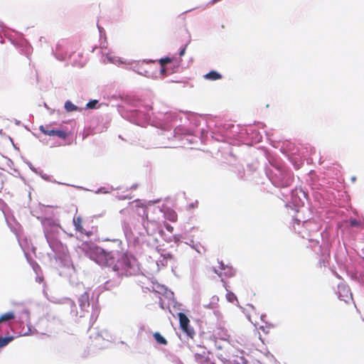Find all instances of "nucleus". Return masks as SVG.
I'll return each mask as SVG.
<instances>
[{"instance_id":"nucleus-4","label":"nucleus","mask_w":364,"mask_h":364,"mask_svg":"<svg viewBox=\"0 0 364 364\" xmlns=\"http://www.w3.org/2000/svg\"><path fill=\"white\" fill-rule=\"evenodd\" d=\"M82 220L80 216H77L73 218V224L75 230L81 233H83L85 230L82 225Z\"/></svg>"},{"instance_id":"nucleus-1","label":"nucleus","mask_w":364,"mask_h":364,"mask_svg":"<svg viewBox=\"0 0 364 364\" xmlns=\"http://www.w3.org/2000/svg\"><path fill=\"white\" fill-rule=\"evenodd\" d=\"M86 254L99 265L111 267L122 276L134 275L139 269L137 259L127 253L107 252L100 247L90 245L86 250Z\"/></svg>"},{"instance_id":"nucleus-15","label":"nucleus","mask_w":364,"mask_h":364,"mask_svg":"<svg viewBox=\"0 0 364 364\" xmlns=\"http://www.w3.org/2000/svg\"><path fill=\"white\" fill-rule=\"evenodd\" d=\"M98 103L97 100H90L87 105L86 107L88 109H94L96 107V105Z\"/></svg>"},{"instance_id":"nucleus-13","label":"nucleus","mask_w":364,"mask_h":364,"mask_svg":"<svg viewBox=\"0 0 364 364\" xmlns=\"http://www.w3.org/2000/svg\"><path fill=\"white\" fill-rule=\"evenodd\" d=\"M65 108L68 112H73L77 109V107L75 105H73L70 101L65 102Z\"/></svg>"},{"instance_id":"nucleus-10","label":"nucleus","mask_w":364,"mask_h":364,"mask_svg":"<svg viewBox=\"0 0 364 364\" xmlns=\"http://www.w3.org/2000/svg\"><path fill=\"white\" fill-rule=\"evenodd\" d=\"M172 62V60L171 58H168V57H166V58H161L159 60V64L161 65V73L162 74L165 73H166V69H165V65L168 63H170Z\"/></svg>"},{"instance_id":"nucleus-21","label":"nucleus","mask_w":364,"mask_h":364,"mask_svg":"<svg viewBox=\"0 0 364 364\" xmlns=\"http://www.w3.org/2000/svg\"><path fill=\"white\" fill-rule=\"evenodd\" d=\"M220 269H223V270L225 269V265H224V264L223 262H220Z\"/></svg>"},{"instance_id":"nucleus-18","label":"nucleus","mask_w":364,"mask_h":364,"mask_svg":"<svg viewBox=\"0 0 364 364\" xmlns=\"http://www.w3.org/2000/svg\"><path fill=\"white\" fill-rule=\"evenodd\" d=\"M200 364H215L213 361H211L209 358H206L203 362Z\"/></svg>"},{"instance_id":"nucleus-22","label":"nucleus","mask_w":364,"mask_h":364,"mask_svg":"<svg viewBox=\"0 0 364 364\" xmlns=\"http://www.w3.org/2000/svg\"><path fill=\"white\" fill-rule=\"evenodd\" d=\"M214 272L218 274L219 276H221V273H218L215 269H214Z\"/></svg>"},{"instance_id":"nucleus-19","label":"nucleus","mask_w":364,"mask_h":364,"mask_svg":"<svg viewBox=\"0 0 364 364\" xmlns=\"http://www.w3.org/2000/svg\"><path fill=\"white\" fill-rule=\"evenodd\" d=\"M228 269V272H225V274H228V276H232L233 275V273H232V269L229 268V267H227Z\"/></svg>"},{"instance_id":"nucleus-8","label":"nucleus","mask_w":364,"mask_h":364,"mask_svg":"<svg viewBox=\"0 0 364 364\" xmlns=\"http://www.w3.org/2000/svg\"><path fill=\"white\" fill-rule=\"evenodd\" d=\"M165 218L171 222H176L178 219L177 214L173 210H167L165 213Z\"/></svg>"},{"instance_id":"nucleus-9","label":"nucleus","mask_w":364,"mask_h":364,"mask_svg":"<svg viewBox=\"0 0 364 364\" xmlns=\"http://www.w3.org/2000/svg\"><path fill=\"white\" fill-rule=\"evenodd\" d=\"M154 339L156 340V341L159 343V344H162V345H167L168 343V341H166V339L162 336L161 335L160 333L159 332H156L154 333Z\"/></svg>"},{"instance_id":"nucleus-7","label":"nucleus","mask_w":364,"mask_h":364,"mask_svg":"<svg viewBox=\"0 0 364 364\" xmlns=\"http://www.w3.org/2000/svg\"><path fill=\"white\" fill-rule=\"evenodd\" d=\"M14 336H10L6 337H1L0 336V348H2L6 346L10 342L14 341Z\"/></svg>"},{"instance_id":"nucleus-16","label":"nucleus","mask_w":364,"mask_h":364,"mask_svg":"<svg viewBox=\"0 0 364 364\" xmlns=\"http://www.w3.org/2000/svg\"><path fill=\"white\" fill-rule=\"evenodd\" d=\"M350 224L353 227H357L360 225V223L355 219L350 220Z\"/></svg>"},{"instance_id":"nucleus-5","label":"nucleus","mask_w":364,"mask_h":364,"mask_svg":"<svg viewBox=\"0 0 364 364\" xmlns=\"http://www.w3.org/2000/svg\"><path fill=\"white\" fill-rule=\"evenodd\" d=\"M204 77L209 80H217L222 78V75L215 70H212L204 75Z\"/></svg>"},{"instance_id":"nucleus-20","label":"nucleus","mask_w":364,"mask_h":364,"mask_svg":"<svg viewBox=\"0 0 364 364\" xmlns=\"http://www.w3.org/2000/svg\"><path fill=\"white\" fill-rule=\"evenodd\" d=\"M185 50H186V49H185V48L182 49V50L180 51L179 55H180L181 56L183 55H184V53H185Z\"/></svg>"},{"instance_id":"nucleus-12","label":"nucleus","mask_w":364,"mask_h":364,"mask_svg":"<svg viewBox=\"0 0 364 364\" xmlns=\"http://www.w3.org/2000/svg\"><path fill=\"white\" fill-rule=\"evenodd\" d=\"M206 351L205 349H203L202 352L200 353H196L195 354V358L198 363L200 364L204 361V360L206 358L205 357Z\"/></svg>"},{"instance_id":"nucleus-17","label":"nucleus","mask_w":364,"mask_h":364,"mask_svg":"<svg viewBox=\"0 0 364 364\" xmlns=\"http://www.w3.org/2000/svg\"><path fill=\"white\" fill-rule=\"evenodd\" d=\"M164 227L169 232H172L173 231V228L167 223H164Z\"/></svg>"},{"instance_id":"nucleus-11","label":"nucleus","mask_w":364,"mask_h":364,"mask_svg":"<svg viewBox=\"0 0 364 364\" xmlns=\"http://www.w3.org/2000/svg\"><path fill=\"white\" fill-rule=\"evenodd\" d=\"M15 318V315L13 312H7L0 316V324L2 322L12 320Z\"/></svg>"},{"instance_id":"nucleus-23","label":"nucleus","mask_w":364,"mask_h":364,"mask_svg":"<svg viewBox=\"0 0 364 364\" xmlns=\"http://www.w3.org/2000/svg\"><path fill=\"white\" fill-rule=\"evenodd\" d=\"M219 1H220V0H213V3H216V2Z\"/></svg>"},{"instance_id":"nucleus-3","label":"nucleus","mask_w":364,"mask_h":364,"mask_svg":"<svg viewBox=\"0 0 364 364\" xmlns=\"http://www.w3.org/2000/svg\"><path fill=\"white\" fill-rule=\"evenodd\" d=\"M39 129L45 135H48L49 136H57L62 139H65L68 135L66 132L60 129H54L50 125H41L40 126Z\"/></svg>"},{"instance_id":"nucleus-2","label":"nucleus","mask_w":364,"mask_h":364,"mask_svg":"<svg viewBox=\"0 0 364 364\" xmlns=\"http://www.w3.org/2000/svg\"><path fill=\"white\" fill-rule=\"evenodd\" d=\"M178 316L180 323V328L183 332L186 333L189 337L193 338L195 335V331L193 328L189 326V318L184 313L182 312H179L178 314Z\"/></svg>"},{"instance_id":"nucleus-6","label":"nucleus","mask_w":364,"mask_h":364,"mask_svg":"<svg viewBox=\"0 0 364 364\" xmlns=\"http://www.w3.org/2000/svg\"><path fill=\"white\" fill-rule=\"evenodd\" d=\"M80 306L83 308L89 306V295L87 292L83 293L79 298Z\"/></svg>"},{"instance_id":"nucleus-14","label":"nucleus","mask_w":364,"mask_h":364,"mask_svg":"<svg viewBox=\"0 0 364 364\" xmlns=\"http://www.w3.org/2000/svg\"><path fill=\"white\" fill-rule=\"evenodd\" d=\"M226 299L228 301L233 303L235 301H237L236 296L234 293L228 291L226 294Z\"/></svg>"}]
</instances>
